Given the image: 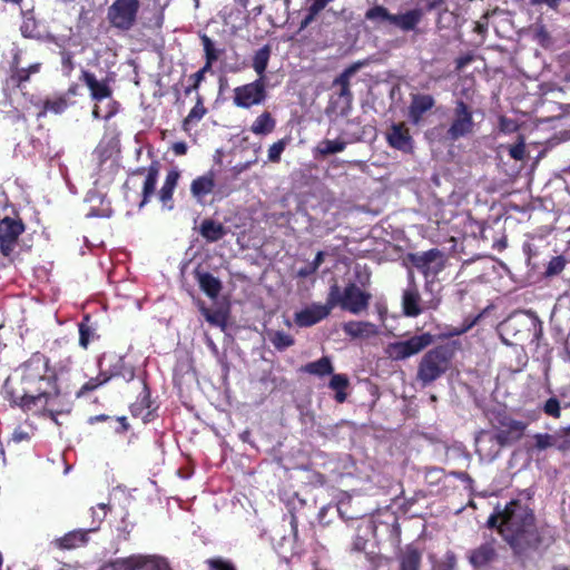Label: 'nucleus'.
<instances>
[{
  "instance_id": "1",
  "label": "nucleus",
  "mask_w": 570,
  "mask_h": 570,
  "mask_svg": "<svg viewBox=\"0 0 570 570\" xmlns=\"http://www.w3.org/2000/svg\"><path fill=\"white\" fill-rule=\"evenodd\" d=\"M489 528H497L513 554L523 560L543 543V537L534 524V515L528 505L519 500L509 502L503 509L495 508L487 521Z\"/></svg>"
},
{
  "instance_id": "2",
  "label": "nucleus",
  "mask_w": 570,
  "mask_h": 570,
  "mask_svg": "<svg viewBox=\"0 0 570 570\" xmlns=\"http://www.w3.org/2000/svg\"><path fill=\"white\" fill-rule=\"evenodd\" d=\"M20 386L10 392L11 401L24 411H37L58 395L55 376L47 374L48 360L41 353H35L19 368Z\"/></svg>"
},
{
  "instance_id": "3",
  "label": "nucleus",
  "mask_w": 570,
  "mask_h": 570,
  "mask_svg": "<svg viewBox=\"0 0 570 570\" xmlns=\"http://www.w3.org/2000/svg\"><path fill=\"white\" fill-rule=\"evenodd\" d=\"M452 355L451 347L446 345L436 346L424 354L416 373V380L422 387H426L448 371Z\"/></svg>"
},
{
  "instance_id": "4",
  "label": "nucleus",
  "mask_w": 570,
  "mask_h": 570,
  "mask_svg": "<svg viewBox=\"0 0 570 570\" xmlns=\"http://www.w3.org/2000/svg\"><path fill=\"white\" fill-rule=\"evenodd\" d=\"M473 111L462 99L455 101L444 139L451 142L474 132Z\"/></svg>"
},
{
  "instance_id": "5",
  "label": "nucleus",
  "mask_w": 570,
  "mask_h": 570,
  "mask_svg": "<svg viewBox=\"0 0 570 570\" xmlns=\"http://www.w3.org/2000/svg\"><path fill=\"white\" fill-rule=\"evenodd\" d=\"M432 343L433 335L430 333H422L413 335L404 341L387 344L385 353L393 361H403L419 354Z\"/></svg>"
},
{
  "instance_id": "6",
  "label": "nucleus",
  "mask_w": 570,
  "mask_h": 570,
  "mask_svg": "<svg viewBox=\"0 0 570 570\" xmlns=\"http://www.w3.org/2000/svg\"><path fill=\"white\" fill-rule=\"evenodd\" d=\"M405 259L416 269H419L425 278L436 276L445 267L444 253L438 248H431L425 252L407 253Z\"/></svg>"
},
{
  "instance_id": "7",
  "label": "nucleus",
  "mask_w": 570,
  "mask_h": 570,
  "mask_svg": "<svg viewBox=\"0 0 570 570\" xmlns=\"http://www.w3.org/2000/svg\"><path fill=\"white\" fill-rule=\"evenodd\" d=\"M139 8V0H116L108 8L107 18L112 27L127 31L134 27Z\"/></svg>"
},
{
  "instance_id": "8",
  "label": "nucleus",
  "mask_w": 570,
  "mask_h": 570,
  "mask_svg": "<svg viewBox=\"0 0 570 570\" xmlns=\"http://www.w3.org/2000/svg\"><path fill=\"white\" fill-rule=\"evenodd\" d=\"M267 98L265 80L257 78L253 82L236 87L234 89V105L248 109L262 105Z\"/></svg>"
},
{
  "instance_id": "9",
  "label": "nucleus",
  "mask_w": 570,
  "mask_h": 570,
  "mask_svg": "<svg viewBox=\"0 0 570 570\" xmlns=\"http://www.w3.org/2000/svg\"><path fill=\"white\" fill-rule=\"evenodd\" d=\"M24 226L20 220L4 217L0 220V252L4 256H9L23 233Z\"/></svg>"
},
{
  "instance_id": "10",
  "label": "nucleus",
  "mask_w": 570,
  "mask_h": 570,
  "mask_svg": "<svg viewBox=\"0 0 570 570\" xmlns=\"http://www.w3.org/2000/svg\"><path fill=\"white\" fill-rule=\"evenodd\" d=\"M371 297L370 293L362 291L356 284L350 283L344 288L342 309L360 314L367 308Z\"/></svg>"
},
{
  "instance_id": "11",
  "label": "nucleus",
  "mask_w": 570,
  "mask_h": 570,
  "mask_svg": "<svg viewBox=\"0 0 570 570\" xmlns=\"http://www.w3.org/2000/svg\"><path fill=\"white\" fill-rule=\"evenodd\" d=\"M386 140L389 145L405 154L413 153V139L410 135L409 128L403 124H392L386 132Z\"/></svg>"
},
{
  "instance_id": "12",
  "label": "nucleus",
  "mask_w": 570,
  "mask_h": 570,
  "mask_svg": "<svg viewBox=\"0 0 570 570\" xmlns=\"http://www.w3.org/2000/svg\"><path fill=\"white\" fill-rule=\"evenodd\" d=\"M363 61H356L343 70L334 80L333 87H338L337 96L343 99L347 108L351 107L353 94L350 88L351 78L364 66Z\"/></svg>"
},
{
  "instance_id": "13",
  "label": "nucleus",
  "mask_w": 570,
  "mask_h": 570,
  "mask_svg": "<svg viewBox=\"0 0 570 570\" xmlns=\"http://www.w3.org/2000/svg\"><path fill=\"white\" fill-rule=\"evenodd\" d=\"M519 439L511 435L509 432H505V429H498V431L489 438L491 443L497 445L494 451L490 453H483L482 449V440H478V449L476 452L480 454L482 459L488 461H493L500 453L501 449L517 442Z\"/></svg>"
},
{
  "instance_id": "14",
  "label": "nucleus",
  "mask_w": 570,
  "mask_h": 570,
  "mask_svg": "<svg viewBox=\"0 0 570 570\" xmlns=\"http://www.w3.org/2000/svg\"><path fill=\"white\" fill-rule=\"evenodd\" d=\"M328 315V307H324L323 304H312L295 314V323L301 327H308L324 320Z\"/></svg>"
},
{
  "instance_id": "15",
  "label": "nucleus",
  "mask_w": 570,
  "mask_h": 570,
  "mask_svg": "<svg viewBox=\"0 0 570 570\" xmlns=\"http://www.w3.org/2000/svg\"><path fill=\"white\" fill-rule=\"evenodd\" d=\"M409 278L411 285L403 292L402 307L406 316L415 317L422 312V308L420 307L421 296L414 284V275L411 271L409 272Z\"/></svg>"
},
{
  "instance_id": "16",
  "label": "nucleus",
  "mask_w": 570,
  "mask_h": 570,
  "mask_svg": "<svg viewBox=\"0 0 570 570\" xmlns=\"http://www.w3.org/2000/svg\"><path fill=\"white\" fill-rule=\"evenodd\" d=\"M21 50H17L12 58V76L11 79L21 86L23 82L29 81L31 75L38 73L41 69V62H35L28 67H21L22 57Z\"/></svg>"
},
{
  "instance_id": "17",
  "label": "nucleus",
  "mask_w": 570,
  "mask_h": 570,
  "mask_svg": "<svg viewBox=\"0 0 570 570\" xmlns=\"http://www.w3.org/2000/svg\"><path fill=\"white\" fill-rule=\"evenodd\" d=\"M435 100L431 95H414L409 107V116L413 124H419L423 115L433 108Z\"/></svg>"
},
{
  "instance_id": "18",
  "label": "nucleus",
  "mask_w": 570,
  "mask_h": 570,
  "mask_svg": "<svg viewBox=\"0 0 570 570\" xmlns=\"http://www.w3.org/2000/svg\"><path fill=\"white\" fill-rule=\"evenodd\" d=\"M90 90L91 98L97 101L109 98L111 89L106 81L97 80L96 76L89 71L83 70L80 78Z\"/></svg>"
},
{
  "instance_id": "19",
  "label": "nucleus",
  "mask_w": 570,
  "mask_h": 570,
  "mask_svg": "<svg viewBox=\"0 0 570 570\" xmlns=\"http://www.w3.org/2000/svg\"><path fill=\"white\" fill-rule=\"evenodd\" d=\"M195 277L200 289L210 298H216L223 286L222 282L208 272L195 271Z\"/></svg>"
},
{
  "instance_id": "20",
  "label": "nucleus",
  "mask_w": 570,
  "mask_h": 570,
  "mask_svg": "<svg viewBox=\"0 0 570 570\" xmlns=\"http://www.w3.org/2000/svg\"><path fill=\"white\" fill-rule=\"evenodd\" d=\"M215 187L214 173L208 171L207 174L197 177L191 181L190 193L197 202H202L203 197L210 194Z\"/></svg>"
},
{
  "instance_id": "21",
  "label": "nucleus",
  "mask_w": 570,
  "mask_h": 570,
  "mask_svg": "<svg viewBox=\"0 0 570 570\" xmlns=\"http://www.w3.org/2000/svg\"><path fill=\"white\" fill-rule=\"evenodd\" d=\"M199 234L208 243H215L226 235V228L222 223H218L210 218H206L202 222L199 226Z\"/></svg>"
},
{
  "instance_id": "22",
  "label": "nucleus",
  "mask_w": 570,
  "mask_h": 570,
  "mask_svg": "<svg viewBox=\"0 0 570 570\" xmlns=\"http://www.w3.org/2000/svg\"><path fill=\"white\" fill-rule=\"evenodd\" d=\"M344 332L352 337H370L379 334V328L370 322L351 321L343 325Z\"/></svg>"
},
{
  "instance_id": "23",
  "label": "nucleus",
  "mask_w": 570,
  "mask_h": 570,
  "mask_svg": "<svg viewBox=\"0 0 570 570\" xmlns=\"http://www.w3.org/2000/svg\"><path fill=\"white\" fill-rule=\"evenodd\" d=\"M179 176H180V174L177 169L170 170L166 176L163 187L160 188L159 199L163 203V205L165 207H167L168 209H173V207H174L171 204V199H173L174 189L177 186Z\"/></svg>"
},
{
  "instance_id": "24",
  "label": "nucleus",
  "mask_w": 570,
  "mask_h": 570,
  "mask_svg": "<svg viewBox=\"0 0 570 570\" xmlns=\"http://www.w3.org/2000/svg\"><path fill=\"white\" fill-rule=\"evenodd\" d=\"M159 175L158 163H153L147 169V175L142 185V199L139 204V208H142L154 195L156 189V183Z\"/></svg>"
},
{
  "instance_id": "25",
  "label": "nucleus",
  "mask_w": 570,
  "mask_h": 570,
  "mask_svg": "<svg viewBox=\"0 0 570 570\" xmlns=\"http://www.w3.org/2000/svg\"><path fill=\"white\" fill-rule=\"evenodd\" d=\"M97 530L92 527L88 530H73L57 540V543L62 549H73L87 542V534Z\"/></svg>"
},
{
  "instance_id": "26",
  "label": "nucleus",
  "mask_w": 570,
  "mask_h": 570,
  "mask_svg": "<svg viewBox=\"0 0 570 570\" xmlns=\"http://www.w3.org/2000/svg\"><path fill=\"white\" fill-rule=\"evenodd\" d=\"M497 553L493 543L487 542L474 549L469 559L474 567L481 568L491 562Z\"/></svg>"
},
{
  "instance_id": "27",
  "label": "nucleus",
  "mask_w": 570,
  "mask_h": 570,
  "mask_svg": "<svg viewBox=\"0 0 570 570\" xmlns=\"http://www.w3.org/2000/svg\"><path fill=\"white\" fill-rule=\"evenodd\" d=\"M422 18L421 10H410L403 14H393L392 24L404 31L413 30Z\"/></svg>"
},
{
  "instance_id": "28",
  "label": "nucleus",
  "mask_w": 570,
  "mask_h": 570,
  "mask_svg": "<svg viewBox=\"0 0 570 570\" xmlns=\"http://www.w3.org/2000/svg\"><path fill=\"white\" fill-rule=\"evenodd\" d=\"M137 570H170L167 561L157 556H135Z\"/></svg>"
},
{
  "instance_id": "29",
  "label": "nucleus",
  "mask_w": 570,
  "mask_h": 570,
  "mask_svg": "<svg viewBox=\"0 0 570 570\" xmlns=\"http://www.w3.org/2000/svg\"><path fill=\"white\" fill-rule=\"evenodd\" d=\"M302 371L312 375H316L320 377L331 375L334 371L331 358L328 356H323L315 362H311L305 364L302 367Z\"/></svg>"
},
{
  "instance_id": "30",
  "label": "nucleus",
  "mask_w": 570,
  "mask_h": 570,
  "mask_svg": "<svg viewBox=\"0 0 570 570\" xmlns=\"http://www.w3.org/2000/svg\"><path fill=\"white\" fill-rule=\"evenodd\" d=\"M272 48L269 45L263 46L261 49H258L254 57H253V63L252 67L255 70V72L258 75L259 79L265 80V71L271 58Z\"/></svg>"
},
{
  "instance_id": "31",
  "label": "nucleus",
  "mask_w": 570,
  "mask_h": 570,
  "mask_svg": "<svg viewBox=\"0 0 570 570\" xmlns=\"http://www.w3.org/2000/svg\"><path fill=\"white\" fill-rule=\"evenodd\" d=\"M276 126L275 119L268 111L261 114L250 126V130L255 135L271 134Z\"/></svg>"
},
{
  "instance_id": "32",
  "label": "nucleus",
  "mask_w": 570,
  "mask_h": 570,
  "mask_svg": "<svg viewBox=\"0 0 570 570\" xmlns=\"http://www.w3.org/2000/svg\"><path fill=\"white\" fill-rule=\"evenodd\" d=\"M421 553L414 548H407L400 556V570H420Z\"/></svg>"
},
{
  "instance_id": "33",
  "label": "nucleus",
  "mask_w": 570,
  "mask_h": 570,
  "mask_svg": "<svg viewBox=\"0 0 570 570\" xmlns=\"http://www.w3.org/2000/svg\"><path fill=\"white\" fill-rule=\"evenodd\" d=\"M142 399L140 402H137V403H134L131 406H130V411H131V414L134 416H141L144 422H148L149 421V416L151 414L150 412V400H149V390L147 387V385L144 383V387H142Z\"/></svg>"
},
{
  "instance_id": "34",
  "label": "nucleus",
  "mask_w": 570,
  "mask_h": 570,
  "mask_svg": "<svg viewBox=\"0 0 570 570\" xmlns=\"http://www.w3.org/2000/svg\"><path fill=\"white\" fill-rule=\"evenodd\" d=\"M346 141L342 139H324L316 146V153L323 157L341 153L345 149Z\"/></svg>"
},
{
  "instance_id": "35",
  "label": "nucleus",
  "mask_w": 570,
  "mask_h": 570,
  "mask_svg": "<svg viewBox=\"0 0 570 570\" xmlns=\"http://www.w3.org/2000/svg\"><path fill=\"white\" fill-rule=\"evenodd\" d=\"M267 337L277 351H284L294 345L293 336L283 331L269 330L267 331Z\"/></svg>"
},
{
  "instance_id": "36",
  "label": "nucleus",
  "mask_w": 570,
  "mask_h": 570,
  "mask_svg": "<svg viewBox=\"0 0 570 570\" xmlns=\"http://www.w3.org/2000/svg\"><path fill=\"white\" fill-rule=\"evenodd\" d=\"M331 375H332V377H331L328 386L332 390L336 391L335 400L338 403H343L347 397L344 390L348 386V379L344 374H333L332 373Z\"/></svg>"
},
{
  "instance_id": "37",
  "label": "nucleus",
  "mask_w": 570,
  "mask_h": 570,
  "mask_svg": "<svg viewBox=\"0 0 570 570\" xmlns=\"http://www.w3.org/2000/svg\"><path fill=\"white\" fill-rule=\"evenodd\" d=\"M365 18L377 24H392L393 14H391L386 8L382 6H375L366 11Z\"/></svg>"
},
{
  "instance_id": "38",
  "label": "nucleus",
  "mask_w": 570,
  "mask_h": 570,
  "mask_svg": "<svg viewBox=\"0 0 570 570\" xmlns=\"http://www.w3.org/2000/svg\"><path fill=\"white\" fill-rule=\"evenodd\" d=\"M206 108L203 105V98L197 95L196 105L189 111L188 116L184 120V127L187 128L189 124L200 120L206 114Z\"/></svg>"
},
{
  "instance_id": "39",
  "label": "nucleus",
  "mask_w": 570,
  "mask_h": 570,
  "mask_svg": "<svg viewBox=\"0 0 570 570\" xmlns=\"http://www.w3.org/2000/svg\"><path fill=\"white\" fill-rule=\"evenodd\" d=\"M68 107V99L66 96H58L53 98H48L45 101V110L51 111L55 114H61Z\"/></svg>"
},
{
  "instance_id": "40",
  "label": "nucleus",
  "mask_w": 570,
  "mask_h": 570,
  "mask_svg": "<svg viewBox=\"0 0 570 570\" xmlns=\"http://www.w3.org/2000/svg\"><path fill=\"white\" fill-rule=\"evenodd\" d=\"M344 299V292L342 293L338 285L335 283L330 287V293L327 296V302L324 304V307H328V312L331 313L332 308L336 305L342 307Z\"/></svg>"
},
{
  "instance_id": "41",
  "label": "nucleus",
  "mask_w": 570,
  "mask_h": 570,
  "mask_svg": "<svg viewBox=\"0 0 570 570\" xmlns=\"http://www.w3.org/2000/svg\"><path fill=\"white\" fill-rule=\"evenodd\" d=\"M566 258L563 256H556L549 262L544 275L547 277H553L559 275L566 267Z\"/></svg>"
},
{
  "instance_id": "42",
  "label": "nucleus",
  "mask_w": 570,
  "mask_h": 570,
  "mask_svg": "<svg viewBox=\"0 0 570 570\" xmlns=\"http://www.w3.org/2000/svg\"><path fill=\"white\" fill-rule=\"evenodd\" d=\"M106 570H137L135 556L116 559L106 568Z\"/></svg>"
},
{
  "instance_id": "43",
  "label": "nucleus",
  "mask_w": 570,
  "mask_h": 570,
  "mask_svg": "<svg viewBox=\"0 0 570 570\" xmlns=\"http://www.w3.org/2000/svg\"><path fill=\"white\" fill-rule=\"evenodd\" d=\"M200 40L203 43L205 58L209 61H216L219 58V50L215 48L214 41L205 33L200 36Z\"/></svg>"
},
{
  "instance_id": "44",
  "label": "nucleus",
  "mask_w": 570,
  "mask_h": 570,
  "mask_svg": "<svg viewBox=\"0 0 570 570\" xmlns=\"http://www.w3.org/2000/svg\"><path fill=\"white\" fill-rule=\"evenodd\" d=\"M535 448L540 451H543L548 448H552L557 445V435L548 434V433H538L534 435Z\"/></svg>"
},
{
  "instance_id": "45",
  "label": "nucleus",
  "mask_w": 570,
  "mask_h": 570,
  "mask_svg": "<svg viewBox=\"0 0 570 570\" xmlns=\"http://www.w3.org/2000/svg\"><path fill=\"white\" fill-rule=\"evenodd\" d=\"M288 144V139L284 138L276 142H274L268 149V159L272 163H278L281 159L282 153L285 150Z\"/></svg>"
},
{
  "instance_id": "46",
  "label": "nucleus",
  "mask_w": 570,
  "mask_h": 570,
  "mask_svg": "<svg viewBox=\"0 0 570 570\" xmlns=\"http://www.w3.org/2000/svg\"><path fill=\"white\" fill-rule=\"evenodd\" d=\"M89 321V317L86 316L83 322L79 324V345L83 348L88 347V344L90 342V336L92 335V330L90 326L86 323Z\"/></svg>"
},
{
  "instance_id": "47",
  "label": "nucleus",
  "mask_w": 570,
  "mask_h": 570,
  "mask_svg": "<svg viewBox=\"0 0 570 570\" xmlns=\"http://www.w3.org/2000/svg\"><path fill=\"white\" fill-rule=\"evenodd\" d=\"M110 380V376H105L104 380H99V377H96V379H90L87 383H85L81 389L76 393L77 397H80L82 395H85L86 393L90 392V391H94L95 389H97L99 385L108 382Z\"/></svg>"
},
{
  "instance_id": "48",
  "label": "nucleus",
  "mask_w": 570,
  "mask_h": 570,
  "mask_svg": "<svg viewBox=\"0 0 570 570\" xmlns=\"http://www.w3.org/2000/svg\"><path fill=\"white\" fill-rule=\"evenodd\" d=\"M525 426V423H523L522 421H508L505 432H509L511 435H514V438L521 439L524 433Z\"/></svg>"
},
{
  "instance_id": "49",
  "label": "nucleus",
  "mask_w": 570,
  "mask_h": 570,
  "mask_svg": "<svg viewBox=\"0 0 570 570\" xmlns=\"http://www.w3.org/2000/svg\"><path fill=\"white\" fill-rule=\"evenodd\" d=\"M543 411L546 414L552 416V417H560V403L558 401V399L556 397H550L544 403V406H543Z\"/></svg>"
},
{
  "instance_id": "50",
  "label": "nucleus",
  "mask_w": 570,
  "mask_h": 570,
  "mask_svg": "<svg viewBox=\"0 0 570 570\" xmlns=\"http://www.w3.org/2000/svg\"><path fill=\"white\" fill-rule=\"evenodd\" d=\"M36 29H37V26H36V22L33 19L24 20L20 27L21 35L24 38H36L37 37Z\"/></svg>"
},
{
  "instance_id": "51",
  "label": "nucleus",
  "mask_w": 570,
  "mask_h": 570,
  "mask_svg": "<svg viewBox=\"0 0 570 570\" xmlns=\"http://www.w3.org/2000/svg\"><path fill=\"white\" fill-rule=\"evenodd\" d=\"M509 155L515 160H522L525 156V145L521 140L520 142L509 148Z\"/></svg>"
},
{
  "instance_id": "52",
  "label": "nucleus",
  "mask_w": 570,
  "mask_h": 570,
  "mask_svg": "<svg viewBox=\"0 0 570 570\" xmlns=\"http://www.w3.org/2000/svg\"><path fill=\"white\" fill-rule=\"evenodd\" d=\"M352 13L346 9H342L341 11H335L333 9H328L325 13V18H340L343 21L347 22L352 19Z\"/></svg>"
},
{
  "instance_id": "53",
  "label": "nucleus",
  "mask_w": 570,
  "mask_h": 570,
  "mask_svg": "<svg viewBox=\"0 0 570 570\" xmlns=\"http://www.w3.org/2000/svg\"><path fill=\"white\" fill-rule=\"evenodd\" d=\"M366 544H367V539H365L364 537H362L360 534H356L353 539L351 549L354 552H362L365 550Z\"/></svg>"
},
{
  "instance_id": "54",
  "label": "nucleus",
  "mask_w": 570,
  "mask_h": 570,
  "mask_svg": "<svg viewBox=\"0 0 570 570\" xmlns=\"http://www.w3.org/2000/svg\"><path fill=\"white\" fill-rule=\"evenodd\" d=\"M61 63L66 73L69 75L73 69L72 55L70 52L63 51Z\"/></svg>"
},
{
  "instance_id": "55",
  "label": "nucleus",
  "mask_w": 570,
  "mask_h": 570,
  "mask_svg": "<svg viewBox=\"0 0 570 570\" xmlns=\"http://www.w3.org/2000/svg\"><path fill=\"white\" fill-rule=\"evenodd\" d=\"M29 439H30V434L20 428L16 429L11 435V441L14 443H20L22 441H29Z\"/></svg>"
},
{
  "instance_id": "56",
  "label": "nucleus",
  "mask_w": 570,
  "mask_h": 570,
  "mask_svg": "<svg viewBox=\"0 0 570 570\" xmlns=\"http://www.w3.org/2000/svg\"><path fill=\"white\" fill-rule=\"evenodd\" d=\"M209 564H210V568L213 570H235V568L233 567V564L228 563V562H225L220 559H217V560H210L209 561Z\"/></svg>"
},
{
  "instance_id": "57",
  "label": "nucleus",
  "mask_w": 570,
  "mask_h": 570,
  "mask_svg": "<svg viewBox=\"0 0 570 570\" xmlns=\"http://www.w3.org/2000/svg\"><path fill=\"white\" fill-rule=\"evenodd\" d=\"M535 39L543 46L550 39V35L544 26H539L535 29Z\"/></svg>"
},
{
  "instance_id": "58",
  "label": "nucleus",
  "mask_w": 570,
  "mask_h": 570,
  "mask_svg": "<svg viewBox=\"0 0 570 570\" xmlns=\"http://www.w3.org/2000/svg\"><path fill=\"white\" fill-rule=\"evenodd\" d=\"M215 61H209L206 59L205 66L199 69L197 72L193 73L190 78H196V81H203L205 73L212 68Z\"/></svg>"
},
{
  "instance_id": "59",
  "label": "nucleus",
  "mask_w": 570,
  "mask_h": 570,
  "mask_svg": "<svg viewBox=\"0 0 570 570\" xmlns=\"http://www.w3.org/2000/svg\"><path fill=\"white\" fill-rule=\"evenodd\" d=\"M106 504L105 503H100L98 504V508L101 510V513L92 510V518H94V522H97V529L99 528V524L101 523V521L105 519L107 512H106Z\"/></svg>"
},
{
  "instance_id": "60",
  "label": "nucleus",
  "mask_w": 570,
  "mask_h": 570,
  "mask_svg": "<svg viewBox=\"0 0 570 570\" xmlns=\"http://www.w3.org/2000/svg\"><path fill=\"white\" fill-rule=\"evenodd\" d=\"M561 0H530L531 6H541L546 4L550 9L557 10Z\"/></svg>"
},
{
  "instance_id": "61",
  "label": "nucleus",
  "mask_w": 570,
  "mask_h": 570,
  "mask_svg": "<svg viewBox=\"0 0 570 570\" xmlns=\"http://www.w3.org/2000/svg\"><path fill=\"white\" fill-rule=\"evenodd\" d=\"M205 318L213 325H223L222 316L218 313H210L209 311H205Z\"/></svg>"
},
{
  "instance_id": "62",
  "label": "nucleus",
  "mask_w": 570,
  "mask_h": 570,
  "mask_svg": "<svg viewBox=\"0 0 570 570\" xmlns=\"http://www.w3.org/2000/svg\"><path fill=\"white\" fill-rule=\"evenodd\" d=\"M556 448L562 452L568 451L570 449V438L558 436L557 435V445Z\"/></svg>"
},
{
  "instance_id": "63",
  "label": "nucleus",
  "mask_w": 570,
  "mask_h": 570,
  "mask_svg": "<svg viewBox=\"0 0 570 570\" xmlns=\"http://www.w3.org/2000/svg\"><path fill=\"white\" fill-rule=\"evenodd\" d=\"M173 151L178 155H185L187 151V145L184 141H178L173 145Z\"/></svg>"
},
{
  "instance_id": "64",
  "label": "nucleus",
  "mask_w": 570,
  "mask_h": 570,
  "mask_svg": "<svg viewBox=\"0 0 570 570\" xmlns=\"http://www.w3.org/2000/svg\"><path fill=\"white\" fill-rule=\"evenodd\" d=\"M315 272H316V269H314L313 266L309 264V265H307L305 267L299 268L298 272H297V276H299V277H307V276L312 275Z\"/></svg>"
}]
</instances>
